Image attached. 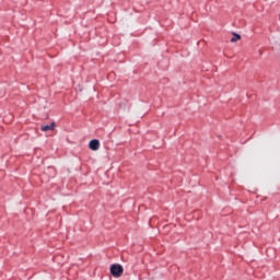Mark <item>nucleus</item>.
<instances>
[{"mask_svg":"<svg viewBox=\"0 0 280 280\" xmlns=\"http://www.w3.org/2000/svg\"><path fill=\"white\" fill-rule=\"evenodd\" d=\"M89 148L90 150H93V152H97V150H100V140L97 139L91 140L89 143Z\"/></svg>","mask_w":280,"mask_h":280,"instance_id":"obj_3","label":"nucleus"},{"mask_svg":"<svg viewBox=\"0 0 280 280\" xmlns=\"http://www.w3.org/2000/svg\"><path fill=\"white\" fill-rule=\"evenodd\" d=\"M233 37L231 38V43H237V40H242V35L237 33H232Z\"/></svg>","mask_w":280,"mask_h":280,"instance_id":"obj_4","label":"nucleus"},{"mask_svg":"<svg viewBox=\"0 0 280 280\" xmlns=\"http://www.w3.org/2000/svg\"><path fill=\"white\" fill-rule=\"evenodd\" d=\"M56 121H52L50 125H42V131L43 132H49V130L50 131H54V130H56Z\"/></svg>","mask_w":280,"mask_h":280,"instance_id":"obj_2","label":"nucleus"},{"mask_svg":"<svg viewBox=\"0 0 280 280\" xmlns=\"http://www.w3.org/2000/svg\"><path fill=\"white\" fill-rule=\"evenodd\" d=\"M110 275L116 279H119L124 275V267L119 264H115L110 266Z\"/></svg>","mask_w":280,"mask_h":280,"instance_id":"obj_1","label":"nucleus"}]
</instances>
